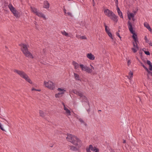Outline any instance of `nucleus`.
Instances as JSON below:
<instances>
[{
    "label": "nucleus",
    "instance_id": "nucleus-47",
    "mask_svg": "<svg viewBox=\"0 0 152 152\" xmlns=\"http://www.w3.org/2000/svg\"><path fill=\"white\" fill-rule=\"evenodd\" d=\"M64 13H65V14H66V9L65 8H64Z\"/></svg>",
    "mask_w": 152,
    "mask_h": 152
},
{
    "label": "nucleus",
    "instance_id": "nucleus-41",
    "mask_svg": "<svg viewBox=\"0 0 152 152\" xmlns=\"http://www.w3.org/2000/svg\"><path fill=\"white\" fill-rule=\"evenodd\" d=\"M79 121L81 123H84V121L82 119L80 118L79 119Z\"/></svg>",
    "mask_w": 152,
    "mask_h": 152
},
{
    "label": "nucleus",
    "instance_id": "nucleus-9",
    "mask_svg": "<svg viewBox=\"0 0 152 152\" xmlns=\"http://www.w3.org/2000/svg\"><path fill=\"white\" fill-rule=\"evenodd\" d=\"M72 92L75 94L79 96L80 97V99L81 100L83 99V96H85L83 95V93L82 92L80 91H77L76 89H74L72 90Z\"/></svg>",
    "mask_w": 152,
    "mask_h": 152
},
{
    "label": "nucleus",
    "instance_id": "nucleus-13",
    "mask_svg": "<svg viewBox=\"0 0 152 152\" xmlns=\"http://www.w3.org/2000/svg\"><path fill=\"white\" fill-rule=\"evenodd\" d=\"M86 56L88 58L91 60H94L95 59L94 56L91 53H88L86 55Z\"/></svg>",
    "mask_w": 152,
    "mask_h": 152
},
{
    "label": "nucleus",
    "instance_id": "nucleus-31",
    "mask_svg": "<svg viewBox=\"0 0 152 152\" xmlns=\"http://www.w3.org/2000/svg\"><path fill=\"white\" fill-rule=\"evenodd\" d=\"M129 17L132 18L133 17H134V14L133 13H130L129 15H128Z\"/></svg>",
    "mask_w": 152,
    "mask_h": 152
},
{
    "label": "nucleus",
    "instance_id": "nucleus-23",
    "mask_svg": "<svg viewBox=\"0 0 152 152\" xmlns=\"http://www.w3.org/2000/svg\"><path fill=\"white\" fill-rule=\"evenodd\" d=\"M61 33L63 35L65 36L66 37H70L68 33H67L65 31H61Z\"/></svg>",
    "mask_w": 152,
    "mask_h": 152
},
{
    "label": "nucleus",
    "instance_id": "nucleus-5",
    "mask_svg": "<svg viewBox=\"0 0 152 152\" xmlns=\"http://www.w3.org/2000/svg\"><path fill=\"white\" fill-rule=\"evenodd\" d=\"M14 72L18 75L24 79L26 81L31 84H32V82L29 78L28 75L24 71L22 70H19L15 69Z\"/></svg>",
    "mask_w": 152,
    "mask_h": 152
},
{
    "label": "nucleus",
    "instance_id": "nucleus-24",
    "mask_svg": "<svg viewBox=\"0 0 152 152\" xmlns=\"http://www.w3.org/2000/svg\"><path fill=\"white\" fill-rule=\"evenodd\" d=\"M104 26L105 28V30L106 32L107 33H108V32H110V31L109 28L107 26L105 23H104Z\"/></svg>",
    "mask_w": 152,
    "mask_h": 152
},
{
    "label": "nucleus",
    "instance_id": "nucleus-43",
    "mask_svg": "<svg viewBox=\"0 0 152 152\" xmlns=\"http://www.w3.org/2000/svg\"><path fill=\"white\" fill-rule=\"evenodd\" d=\"M86 151L87 152H91L90 150H89V149H88V148H86Z\"/></svg>",
    "mask_w": 152,
    "mask_h": 152
},
{
    "label": "nucleus",
    "instance_id": "nucleus-56",
    "mask_svg": "<svg viewBox=\"0 0 152 152\" xmlns=\"http://www.w3.org/2000/svg\"><path fill=\"white\" fill-rule=\"evenodd\" d=\"M1 118L2 119H3V120H6L5 119V118Z\"/></svg>",
    "mask_w": 152,
    "mask_h": 152
},
{
    "label": "nucleus",
    "instance_id": "nucleus-57",
    "mask_svg": "<svg viewBox=\"0 0 152 152\" xmlns=\"http://www.w3.org/2000/svg\"><path fill=\"white\" fill-rule=\"evenodd\" d=\"M119 37L120 38V40H121V37L120 36V37Z\"/></svg>",
    "mask_w": 152,
    "mask_h": 152
},
{
    "label": "nucleus",
    "instance_id": "nucleus-17",
    "mask_svg": "<svg viewBox=\"0 0 152 152\" xmlns=\"http://www.w3.org/2000/svg\"><path fill=\"white\" fill-rule=\"evenodd\" d=\"M64 110L66 111V113L67 115H71V112L66 107H64Z\"/></svg>",
    "mask_w": 152,
    "mask_h": 152
},
{
    "label": "nucleus",
    "instance_id": "nucleus-10",
    "mask_svg": "<svg viewBox=\"0 0 152 152\" xmlns=\"http://www.w3.org/2000/svg\"><path fill=\"white\" fill-rule=\"evenodd\" d=\"M104 13L105 15L108 16L109 18L110 17L113 15V12L111 11L108 9H105L104 10Z\"/></svg>",
    "mask_w": 152,
    "mask_h": 152
},
{
    "label": "nucleus",
    "instance_id": "nucleus-42",
    "mask_svg": "<svg viewBox=\"0 0 152 152\" xmlns=\"http://www.w3.org/2000/svg\"><path fill=\"white\" fill-rule=\"evenodd\" d=\"M131 61L130 60H129L128 61V62H127V64H128V65L129 66V64H131Z\"/></svg>",
    "mask_w": 152,
    "mask_h": 152
},
{
    "label": "nucleus",
    "instance_id": "nucleus-53",
    "mask_svg": "<svg viewBox=\"0 0 152 152\" xmlns=\"http://www.w3.org/2000/svg\"><path fill=\"white\" fill-rule=\"evenodd\" d=\"M128 18L129 20H130L131 19V17H129V16L128 15Z\"/></svg>",
    "mask_w": 152,
    "mask_h": 152
},
{
    "label": "nucleus",
    "instance_id": "nucleus-22",
    "mask_svg": "<svg viewBox=\"0 0 152 152\" xmlns=\"http://www.w3.org/2000/svg\"><path fill=\"white\" fill-rule=\"evenodd\" d=\"M70 150H71L72 151H77V147L73 146V145H70Z\"/></svg>",
    "mask_w": 152,
    "mask_h": 152
},
{
    "label": "nucleus",
    "instance_id": "nucleus-21",
    "mask_svg": "<svg viewBox=\"0 0 152 152\" xmlns=\"http://www.w3.org/2000/svg\"><path fill=\"white\" fill-rule=\"evenodd\" d=\"M88 149H89V150H91L92 151H94L96 150V148L95 146L93 147L92 145H89V148Z\"/></svg>",
    "mask_w": 152,
    "mask_h": 152
},
{
    "label": "nucleus",
    "instance_id": "nucleus-28",
    "mask_svg": "<svg viewBox=\"0 0 152 152\" xmlns=\"http://www.w3.org/2000/svg\"><path fill=\"white\" fill-rule=\"evenodd\" d=\"M107 34L110 38H111L112 39H113L112 35L111 32H108V33H107Z\"/></svg>",
    "mask_w": 152,
    "mask_h": 152
},
{
    "label": "nucleus",
    "instance_id": "nucleus-6",
    "mask_svg": "<svg viewBox=\"0 0 152 152\" xmlns=\"http://www.w3.org/2000/svg\"><path fill=\"white\" fill-rule=\"evenodd\" d=\"M44 85L46 87L51 90H53L55 88L54 84L51 81H44Z\"/></svg>",
    "mask_w": 152,
    "mask_h": 152
},
{
    "label": "nucleus",
    "instance_id": "nucleus-1",
    "mask_svg": "<svg viewBox=\"0 0 152 152\" xmlns=\"http://www.w3.org/2000/svg\"><path fill=\"white\" fill-rule=\"evenodd\" d=\"M67 140L78 148H80L83 145L81 140L77 137L70 134H67L66 137Z\"/></svg>",
    "mask_w": 152,
    "mask_h": 152
},
{
    "label": "nucleus",
    "instance_id": "nucleus-11",
    "mask_svg": "<svg viewBox=\"0 0 152 152\" xmlns=\"http://www.w3.org/2000/svg\"><path fill=\"white\" fill-rule=\"evenodd\" d=\"M110 18L114 22L117 23L118 21V17L113 13L112 16L110 17Z\"/></svg>",
    "mask_w": 152,
    "mask_h": 152
},
{
    "label": "nucleus",
    "instance_id": "nucleus-18",
    "mask_svg": "<svg viewBox=\"0 0 152 152\" xmlns=\"http://www.w3.org/2000/svg\"><path fill=\"white\" fill-rule=\"evenodd\" d=\"M31 9L32 12L35 14H36L38 11L37 9L34 7H31Z\"/></svg>",
    "mask_w": 152,
    "mask_h": 152
},
{
    "label": "nucleus",
    "instance_id": "nucleus-54",
    "mask_svg": "<svg viewBox=\"0 0 152 152\" xmlns=\"http://www.w3.org/2000/svg\"><path fill=\"white\" fill-rule=\"evenodd\" d=\"M36 91H41V90L40 89H36Z\"/></svg>",
    "mask_w": 152,
    "mask_h": 152
},
{
    "label": "nucleus",
    "instance_id": "nucleus-8",
    "mask_svg": "<svg viewBox=\"0 0 152 152\" xmlns=\"http://www.w3.org/2000/svg\"><path fill=\"white\" fill-rule=\"evenodd\" d=\"M57 90L59 92L55 94V96L56 98H59L62 96L63 94H64L66 91L65 90L61 88H58Z\"/></svg>",
    "mask_w": 152,
    "mask_h": 152
},
{
    "label": "nucleus",
    "instance_id": "nucleus-7",
    "mask_svg": "<svg viewBox=\"0 0 152 152\" xmlns=\"http://www.w3.org/2000/svg\"><path fill=\"white\" fill-rule=\"evenodd\" d=\"M8 7L14 15L16 17H18V12L13 7L12 4H10L8 5Z\"/></svg>",
    "mask_w": 152,
    "mask_h": 152
},
{
    "label": "nucleus",
    "instance_id": "nucleus-3",
    "mask_svg": "<svg viewBox=\"0 0 152 152\" xmlns=\"http://www.w3.org/2000/svg\"><path fill=\"white\" fill-rule=\"evenodd\" d=\"M72 64L74 66L75 69H76L80 66L81 69V70L87 72L88 73H91L92 72V70L89 67L86 66H84L83 64H80L79 65L78 63L75 61L72 62Z\"/></svg>",
    "mask_w": 152,
    "mask_h": 152
},
{
    "label": "nucleus",
    "instance_id": "nucleus-50",
    "mask_svg": "<svg viewBox=\"0 0 152 152\" xmlns=\"http://www.w3.org/2000/svg\"><path fill=\"white\" fill-rule=\"evenodd\" d=\"M132 20L133 21H134L135 20V19L134 18V17H133L132 18Z\"/></svg>",
    "mask_w": 152,
    "mask_h": 152
},
{
    "label": "nucleus",
    "instance_id": "nucleus-45",
    "mask_svg": "<svg viewBox=\"0 0 152 152\" xmlns=\"http://www.w3.org/2000/svg\"><path fill=\"white\" fill-rule=\"evenodd\" d=\"M116 35L118 36V37H120V35L118 32L116 33Z\"/></svg>",
    "mask_w": 152,
    "mask_h": 152
},
{
    "label": "nucleus",
    "instance_id": "nucleus-26",
    "mask_svg": "<svg viewBox=\"0 0 152 152\" xmlns=\"http://www.w3.org/2000/svg\"><path fill=\"white\" fill-rule=\"evenodd\" d=\"M144 25L145 27L148 29L149 28L150 26L149 24L147 22H145L144 23Z\"/></svg>",
    "mask_w": 152,
    "mask_h": 152
},
{
    "label": "nucleus",
    "instance_id": "nucleus-46",
    "mask_svg": "<svg viewBox=\"0 0 152 152\" xmlns=\"http://www.w3.org/2000/svg\"><path fill=\"white\" fill-rule=\"evenodd\" d=\"M99 150L98 148H96V150L95 151V152H99Z\"/></svg>",
    "mask_w": 152,
    "mask_h": 152
},
{
    "label": "nucleus",
    "instance_id": "nucleus-32",
    "mask_svg": "<svg viewBox=\"0 0 152 152\" xmlns=\"http://www.w3.org/2000/svg\"><path fill=\"white\" fill-rule=\"evenodd\" d=\"M115 5L117 7V8L118 7V0H115Z\"/></svg>",
    "mask_w": 152,
    "mask_h": 152
},
{
    "label": "nucleus",
    "instance_id": "nucleus-52",
    "mask_svg": "<svg viewBox=\"0 0 152 152\" xmlns=\"http://www.w3.org/2000/svg\"><path fill=\"white\" fill-rule=\"evenodd\" d=\"M62 104L63 105L64 107H65V104L64 102H62Z\"/></svg>",
    "mask_w": 152,
    "mask_h": 152
},
{
    "label": "nucleus",
    "instance_id": "nucleus-39",
    "mask_svg": "<svg viewBox=\"0 0 152 152\" xmlns=\"http://www.w3.org/2000/svg\"><path fill=\"white\" fill-rule=\"evenodd\" d=\"M149 69L152 71V64H151L149 66Z\"/></svg>",
    "mask_w": 152,
    "mask_h": 152
},
{
    "label": "nucleus",
    "instance_id": "nucleus-36",
    "mask_svg": "<svg viewBox=\"0 0 152 152\" xmlns=\"http://www.w3.org/2000/svg\"><path fill=\"white\" fill-rule=\"evenodd\" d=\"M147 64L149 66L151 64V62L149 60H147Z\"/></svg>",
    "mask_w": 152,
    "mask_h": 152
},
{
    "label": "nucleus",
    "instance_id": "nucleus-12",
    "mask_svg": "<svg viewBox=\"0 0 152 152\" xmlns=\"http://www.w3.org/2000/svg\"><path fill=\"white\" fill-rule=\"evenodd\" d=\"M35 14L36 15L38 16L39 17H41L42 18L44 19H46V18H45V15H44L42 12H39V10L38 11V12H37Z\"/></svg>",
    "mask_w": 152,
    "mask_h": 152
},
{
    "label": "nucleus",
    "instance_id": "nucleus-48",
    "mask_svg": "<svg viewBox=\"0 0 152 152\" xmlns=\"http://www.w3.org/2000/svg\"><path fill=\"white\" fill-rule=\"evenodd\" d=\"M36 89H35L34 88H33L31 89L32 91H36Z\"/></svg>",
    "mask_w": 152,
    "mask_h": 152
},
{
    "label": "nucleus",
    "instance_id": "nucleus-40",
    "mask_svg": "<svg viewBox=\"0 0 152 152\" xmlns=\"http://www.w3.org/2000/svg\"><path fill=\"white\" fill-rule=\"evenodd\" d=\"M67 14L69 15L70 16H71V17H72V14L71 12H68Z\"/></svg>",
    "mask_w": 152,
    "mask_h": 152
},
{
    "label": "nucleus",
    "instance_id": "nucleus-49",
    "mask_svg": "<svg viewBox=\"0 0 152 152\" xmlns=\"http://www.w3.org/2000/svg\"><path fill=\"white\" fill-rule=\"evenodd\" d=\"M90 66H91V67L92 68L93 70H94V67H93L92 65H91V64L90 65Z\"/></svg>",
    "mask_w": 152,
    "mask_h": 152
},
{
    "label": "nucleus",
    "instance_id": "nucleus-58",
    "mask_svg": "<svg viewBox=\"0 0 152 152\" xmlns=\"http://www.w3.org/2000/svg\"><path fill=\"white\" fill-rule=\"evenodd\" d=\"M99 111H101V110H99Z\"/></svg>",
    "mask_w": 152,
    "mask_h": 152
},
{
    "label": "nucleus",
    "instance_id": "nucleus-44",
    "mask_svg": "<svg viewBox=\"0 0 152 152\" xmlns=\"http://www.w3.org/2000/svg\"><path fill=\"white\" fill-rule=\"evenodd\" d=\"M148 30L150 32H152V29L151 28V27H150L149 28H148Z\"/></svg>",
    "mask_w": 152,
    "mask_h": 152
},
{
    "label": "nucleus",
    "instance_id": "nucleus-19",
    "mask_svg": "<svg viewBox=\"0 0 152 152\" xmlns=\"http://www.w3.org/2000/svg\"><path fill=\"white\" fill-rule=\"evenodd\" d=\"M74 77L75 79L76 80H80V76L77 74L75 73H74Z\"/></svg>",
    "mask_w": 152,
    "mask_h": 152
},
{
    "label": "nucleus",
    "instance_id": "nucleus-37",
    "mask_svg": "<svg viewBox=\"0 0 152 152\" xmlns=\"http://www.w3.org/2000/svg\"><path fill=\"white\" fill-rule=\"evenodd\" d=\"M89 106V108L88 109H86V110L88 112V113H89L90 111V105H89V106Z\"/></svg>",
    "mask_w": 152,
    "mask_h": 152
},
{
    "label": "nucleus",
    "instance_id": "nucleus-30",
    "mask_svg": "<svg viewBox=\"0 0 152 152\" xmlns=\"http://www.w3.org/2000/svg\"><path fill=\"white\" fill-rule=\"evenodd\" d=\"M141 64L143 67L146 70H147L148 69L144 65V64L142 63H141Z\"/></svg>",
    "mask_w": 152,
    "mask_h": 152
},
{
    "label": "nucleus",
    "instance_id": "nucleus-16",
    "mask_svg": "<svg viewBox=\"0 0 152 152\" xmlns=\"http://www.w3.org/2000/svg\"><path fill=\"white\" fill-rule=\"evenodd\" d=\"M83 99L81 100L82 102H86L88 104V106L89 105V101H88L87 98L85 96H83Z\"/></svg>",
    "mask_w": 152,
    "mask_h": 152
},
{
    "label": "nucleus",
    "instance_id": "nucleus-20",
    "mask_svg": "<svg viewBox=\"0 0 152 152\" xmlns=\"http://www.w3.org/2000/svg\"><path fill=\"white\" fill-rule=\"evenodd\" d=\"M39 114L40 116L42 117H44L46 115V113L42 110H39Z\"/></svg>",
    "mask_w": 152,
    "mask_h": 152
},
{
    "label": "nucleus",
    "instance_id": "nucleus-33",
    "mask_svg": "<svg viewBox=\"0 0 152 152\" xmlns=\"http://www.w3.org/2000/svg\"><path fill=\"white\" fill-rule=\"evenodd\" d=\"M129 75H130V77L131 78L132 77L133 73L131 71H130L129 72Z\"/></svg>",
    "mask_w": 152,
    "mask_h": 152
},
{
    "label": "nucleus",
    "instance_id": "nucleus-29",
    "mask_svg": "<svg viewBox=\"0 0 152 152\" xmlns=\"http://www.w3.org/2000/svg\"><path fill=\"white\" fill-rule=\"evenodd\" d=\"M143 51L147 55H150V53L148 51H146L144 50V49L143 50Z\"/></svg>",
    "mask_w": 152,
    "mask_h": 152
},
{
    "label": "nucleus",
    "instance_id": "nucleus-51",
    "mask_svg": "<svg viewBox=\"0 0 152 152\" xmlns=\"http://www.w3.org/2000/svg\"><path fill=\"white\" fill-rule=\"evenodd\" d=\"M149 45H150L152 46V42H150L149 43Z\"/></svg>",
    "mask_w": 152,
    "mask_h": 152
},
{
    "label": "nucleus",
    "instance_id": "nucleus-35",
    "mask_svg": "<svg viewBox=\"0 0 152 152\" xmlns=\"http://www.w3.org/2000/svg\"><path fill=\"white\" fill-rule=\"evenodd\" d=\"M144 39L145 40L146 42H148V40L147 37L146 36H145V37H144Z\"/></svg>",
    "mask_w": 152,
    "mask_h": 152
},
{
    "label": "nucleus",
    "instance_id": "nucleus-27",
    "mask_svg": "<svg viewBox=\"0 0 152 152\" xmlns=\"http://www.w3.org/2000/svg\"><path fill=\"white\" fill-rule=\"evenodd\" d=\"M146 71L148 73V75H147L148 78H149V75H151V76H152V72H151L149 71L148 70V69L147 70H146Z\"/></svg>",
    "mask_w": 152,
    "mask_h": 152
},
{
    "label": "nucleus",
    "instance_id": "nucleus-4",
    "mask_svg": "<svg viewBox=\"0 0 152 152\" xmlns=\"http://www.w3.org/2000/svg\"><path fill=\"white\" fill-rule=\"evenodd\" d=\"M19 46L21 47V51L26 57L30 58H34L32 54L28 51V47L26 45L22 43L20 44Z\"/></svg>",
    "mask_w": 152,
    "mask_h": 152
},
{
    "label": "nucleus",
    "instance_id": "nucleus-34",
    "mask_svg": "<svg viewBox=\"0 0 152 152\" xmlns=\"http://www.w3.org/2000/svg\"><path fill=\"white\" fill-rule=\"evenodd\" d=\"M80 38L82 39H86V37L85 36H82L80 37Z\"/></svg>",
    "mask_w": 152,
    "mask_h": 152
},
{
    "label": "nucleus",
    "instance_id": "nucleus-2",
    "mask_svg": "<svg viewBox=\"0 0 152 152\" xmlns=\"http://www.w3.org/2000/svg\"><path fill=\"white\" fill-rule=\"evenodd\" d=\"M133 23H132L130 21H129L127 23V26L129 29L131 33L133 34L132 37L134 39L135 42H133V46L134 48L136 47V46H137V42L138 41L137 38V35L135 33L134 31L133 30V26H134Z\"/></svg>",
    "mask_w": 152,
    "mask_h": 152
},
{
    "label": "nucleus",
    "instance_id": "nucleus-38",
    "mask_svg": "<svg viewBox=\"0 0 152 152\" xmlns=\"http://www.w3.org/2000/svg\"><path fill=\"white\" fill-rule=\"evenodd\" d=\"M0 129L4 131V129L2 127V125L1 124V123H0Z\"/></svg>",
    "mask_w": 152,
    "mask_h": 152
},
{
    "label": "nucleus",
    "instance_id": "nucleus-55",
    "mask_svg": "<svg viewBox=\"0 0 152 152\" xmlns=\"http://www.w3.org/2000/svg\"><path fill=\"white\" fill-rule=\"evenodd\" d=\"M126 140H124V141H123V143H126Z\"/></svg>",
    "mask_w": 152,
    "mask_h": 152
},
{
    "label": "nucleus",
    "instance_id": "nucleus-25",
    "mask_svg": "<svg viewBox=\"0 0 152 152\" xmlns=\"http://www.w3.org/2000/svg\"><path fill=\"white\" fill-rule=\"evenodd\" d=\"M138 49L137 46H136V47L133 48H132V50L133 51L134 53H135L137 52Z\"/></svg>",
    "mask_w": 152,
    "mask_h": 152
},
{
    "label": "nucleus",
    "instance_id": "nucleus-14",
    "mask_svg": "<svg viewBox=\"0 0 152 152\" xmlns=\"http://www.w3.org/2000/svg\"><path fill=\"white\" fill-rule=\"evenodd\" d=\"M49 7L50 4L47 1H45L44 2L43 8L48 9L49 8Z\"/></svg>",
    "mask_w": 152,
    "mask_h": 152
},
{
    "label": "nucleus",
    "instance_id": "nucleus-15",
    "mask_svg": "<svg viewBox=\"0 0 152 152\" xmlns=\"http://www.w3.org/2000/svg\"><path fill=\"white\" fill-rule=\"evenodd\" d=\"M117 10L118 15L120 16L121 18H123V16L122 12L120 11V9L118 7L117 8Z\"/></svg>",
    "mask_w": 152,
    "mask_h": 152
}]
</instances>
